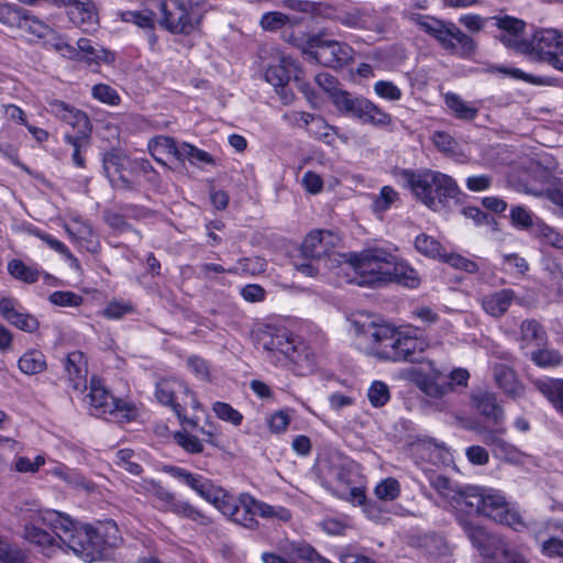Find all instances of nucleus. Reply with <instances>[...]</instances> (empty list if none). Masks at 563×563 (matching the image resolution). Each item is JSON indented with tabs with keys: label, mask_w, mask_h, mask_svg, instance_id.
Listing matches in <instances>:
<instances>
[{
	"label": "nucleus",
	"mask_w": 563,
	"mask_h": 563,
	"mask_svg": "<svg viewBox=\"0 0 563 563\" xmlns=\"http://www.w3.org/2000/svg\"><path fill=\"white\" fill-rule=\"evenodd\" d=\"M457 521L472 544L481 552L483 563H507L514 550L498 534L488 533L474 519L460 515Z\"/></svg>",
	"instance_id": "nucleus-8"
},
{
	"label": "nucleus",
	"mask_w": 563,
	"mask_h": 563,
	"mask_svg": "<svg viewBox=\"0 0 563 563\" xmlns=\"http://www.w3.org/2000/svg\"><path fill=\"white\" fill-rule=\"evenodd\" d=\"M163 472L189 486L200 497L206 490L207 485H209V483L211 482L210 479L205 478L200 474L191 473L179 466L164 465Z\"/></svg>",
	"instance_id": "nucleus-29"
},
{
	"label": "nucleus",
	"mask_w": 563,
	"mask_h": 563,
	"mask_svg": "<svg viewBox=\"0 0 563 563\" xmlns=\"http://www.w3.org/2000/svg\"><path fill=\"white\" fill-rule=\"evenodd\" d=\"M295 349L290 350L286 357L292 367V372L299 376L313 373L317 368V355L313 350L299 338L294 342Z\"/></svg>",
	"instance_id": "nucleus-20"
},
{
	"label": "nucleus",
	"mask_w": 563,
	"mask_h": 563,
	"mask_svg": "<svg viewBox=\"0 0 563 563\" xmlns=\"http://www.w3.org/2000/svg\"><path fill=\"white\" fill-rule=\"evenodd\" d=\"M537 389L563 415V379L543 378L534 383Z\"/></svg>",
	"instance_id": "nucleus-30"
},
{
	"label": "nucleus",
	"mask_w": 563,
	"mask_h": 563,
	"mask_svg": "<svg viewBox=\"0 0 563 563\" xmlns=\"http://www.w3.org/2000/svg\"><path fill=\"white\" fill-rule=\"evenodd\" d=\"M313 125L308 128V133L324 143L331 144L334 141L335 131L334 128L327 123V121L318 115L314 119Z\"/></svg>",
	"instance_id": "nucleus-56"
},
{
	"label": "nucleus",
	"mask_w": 563,
	"mask_h": 563,
	"mask_svg": "<svg viewBox=\"0 0 563 563\" xmlns=\"http://www.w3.org/2000/svg\"><path fill=\"white\" fill-rule=\"evenodd\" d=\"M162 27L173 34L190 35L199 30L208 0H166L161 3Z\"/></svg>",
	"instance_id": "nucleus-6"
},
{
	"label": "nucleus",
	"mask_w": 563,
	"mask_h": 563,
	"mask_svg": "<svg viewBox=\"0 0 563 563\" xmlns=\"http://www.w3.org/2000/svg\"><path fill=\"white\" fill-rule=\"evenodd\" d=\"M64 140L66 143H68L73 146V154H71L73 163L77 167L84 168L86 165H85V158L81 155V152L86 151V148L89 146L90 135H73L70 133H66L64 135Z\"/></svg>",
	"instance_id": "nucleus-43"
},
{
	"label": "nucleus",
	"mask_w": 563,
	"mask_h": 563,
	"mask_svg": "<svg viewBox=\"0 0 563 563\" xmlns=\"http://www.w3.org/2000/svg\"><path fill=\"white\" fill-rule=\"evenodd\" d=\"M84 401L89 406L92 416L101 417L107 413L114 415L129 409V407L120 399L113 397L106 389L101 379L92 376L88 394L85 395Z\"/></svg>",
	"instance_id": "nucleus-12"
},
{
	"label": "nucleus",
	"mask_w": 563,
	"mask_h": 563,
	"mask_svg": "<svg viewBox=\"0 0 563 563\" xmlns=\"http://www.w3.org/2000/svg\"><path fill=\"white\" fill-rule=\"evenodd\" d=\"M483 503H481V515L493 519H500V512L505 511L507 504L505 497L496 489L483 487Z\"/></svg>",
	"instance_id": "nucleus-31"
},
{
	"label": "nucleus",
	"mask_w": 563,
	"mask_h": 563,
	"mask_svg": "<svg viewBox=\"0 0 563 563\" xmlns=\"http://www.w3.org/2000/svg\"><path fill=\"white\" fill-rule=\"evenodd\" d=\"M445 104L457 119L473 120L478 109L465 102L459 95L449 92L445 95Z\"/></svg>",
	"instance_id": "nucleus-36"
},
{
	"label": "nucleus",
	"mask_w": 563,
	"mask_h": 563,
	"mask_svg": "<svg viewBox=\"0 0 563 563\" xmlns=\"http://www.w3.org/2000/svg\"><path fill=\"white\" fill-rule=\"evenodd\" d=\"M77 47L79 53L82 54V57L88 62L98 63L102 60L111 63L114 59V56L110 51L99 45H93V43L88 38H79L77 41Z\"/></svg>",
	"instance_id": "nucleus-34"
},
{
	"label": "nucleus",
	"mask_w": 563,
	"mask_h": 563,
	"mask_svg": "<svg viewBox=\"0 0 563 563\" xmlns=\"http://www.w3.org/2000/svg\"><path fill=\"white\" fill-rule=\"evenodd\" d=\"M471 430L481 438L483 443L490 446L496 457L510 460L516 456L517 449L503 438L506 429L501 424H496V428L489 429L481 423H476Z\"/></svg>",
	"instance_id": "nucleus-18"
},
{
	"label": "nucleus",
	"mask_w": 563,
	"mask_h": 563,
	"mask_svg": "<svg viewBox=\"0 0 563 563\" xmlns=\"http://www.w3.org/2000/svg\"><path fill=\"white\" fill-rule=\"evenodd\" d=\"M434 146L449 156H457L461 154L457 141L449 133L443 131L434 132L432 136Z\"/></svg>",
	"instance_id": "nucleus-47"
},
{
	"label": "nucleus",
	"mask_w": 563,
	"mask_h": 563,
	"mask_svg": "<svg viewBox=\"0 0 563 563\" xmlns=\"http://www.w3.org/2000/svg\"><path fill=\"white\" fill-rule=\"evenodd\" d=\"M332 103L340 113L357 119L362 123L376 128H387L393 122L391 115L373 101L363 96H354L345 90L335 92Z\"/></svg>",
	"instance_id": "nucleus-9"
},
{
	"label": "nucleus",
	"mask_w": 563,
	"mask_h": 563,
	"mask_svg": "<svg viewBox=\"0 0 563 563\" xmlns=\"http://www.w3.org/2000/svg\"><path fill=\"white\" fill-rule=\"evenodd\" d=\"M493 375L497 386L503 391L512 397L518 398L523 395V385L518 379L516 372L506 364H496L493 367Z\"/></svg>",
	"instance_id": "nucleus-27"
},
{
	"label": "nucleus",
	"mask_w": 563,
	"mask_h": 563,
	"mask_svg": "<svg viewBox=\"0 0 563 563\" xmlns=\"http://www.w3.org/2000/svg\"><path fill=\"white\" fill-rule=\"evenodd\" d=\"M187 158L191 164H213V157L206 151H202L191 144L183 143L181 150L178 152V159Z\"/></svg>",
	"instance_id": "nucleus-50"
},
{
	"label": "nucleus",
	"mask_w": 563,
	"mask_h": 563,
	"mask_svg": "<svg viewBox=\"0 0 563 563\" xmlns=\"http://www.w3.org/2000/svg\"><path fill=\"white\" fill-rule=\"evenodd\" d=\"M201 498L212 504L224 516L233 521L235 515H240V499H234L223 488L216 486L212 482L207 485Z\"/></svg>",
	"instance_id": "nucleus-22"
},
{
	"label": "nucleus",
	"mask_w": 563,
	"mask_h": 563,
	"mask_svg": "<svg viewBox=\"0 0 563 563\" xmlns=\"http://www.w3.org/2000/svg\"><path fill=\"white\" fill-rule=\"evenodd\" d=\"M320 527L330 536H342L351 525L347 517H328L320 522Z\"/></svg>",
	"instance_id": "nucleus-60"
},
{
	"label": "nucleus",
	"mask_w": 563,
	"mask_h": 563,
	"mask_svg": "<svg viewBox=\"0 0 563 563\" xmlns=\"http://www.w3.org/2000/svg\"><path fill=\"white\" fill-rule=\"evenodd\" d=\"M212 410L219 419L225 422H230L233 426H240L242 423V413L227 402L216 401L212 406Z\"/></svg>",
	"instance_id": "nucleus-58"
},
{
	"label": "nucleus",
	"mask_w": 563,
	"mask_h": 563,
	"mask_svg": "<svg viewBox=\"0 0 563 563\" xmlns=\"http://www.w3.org/2000/svg\"><path fill=\"white\" fill-rule=\"evenodd\" d=\"M521 339L526 342H536L540 345L545 339V331L536 320H525L520 327Z\"/></svg>",
	"instance_id": "nucleus-53"
},
{
	"label": "nucleus",
	"mask_w": 563,
	"mask_h": 563,
	"mask_svg": "<svg viewBox=\"0 0 563 563\" xmlns=\"http://www.w3.org/2000/svg\"><path fill=\"white\" fill-rule=\"evenodd\" d=\"M47 111L58 120L70 125L75 130V133H71L73 135L91 134V123L84 111L57 99H52L47 102Z\"/></svg>",
	"instance_id": "nucleus-17"
},
{
	"label": "nucleus",
	"mask_w": 563,
	"mask_h": 563,
	"mask_svg": "<svg viewBox=\"0 0 563 563\" xmlns=\"http://www.w3.org/2000/svg\"><path fill=\"white\" fill-rule=\"evenodd\" d=\"M150 148L152 151V155L161 162L155 156V153L165 152L167 154L174 155L178 159V152L181 150V144L177 145L174 139L169 136H157L150 143Z\"/></svg>",
	"instance_id": "nucleus-57"
},
{
	"label": "nucleus",
	"mask_w": 563,
	"mask_h": 563,
	"mask_svg": "<svg viewBox=\"0 0 563 563\" xmlns=\"http://www.w3.org/2000/svg\"><path fill=\"white\" fill-rule=\"evenodd\" d=\"M410 20L432 36L451 55L465 58L476 52L475 41L453 22H445L420 13H411Z\"/></svg>",
	"instance_id": "nucleus-5"
},
{
	"label": "nucleus",
	"mask_w": 563,
	"mask_h": 563,
	"mask_svg": "<svg viewBox=\"0 0 563 563\" xmlns=\"http://www.w3.org/2000/svg\"><path fill=\"white\" fill-rule=\"evenodd\" d=\"M8 271L14 278L21 279L29 284L35 283L38 279V271L25 265L20 260H12L8 264Z\"/></svg>",
	"instance_id": "nucleus-49"
},
{
	"label": "nucleus",
	"mask_w": 563,
	"mask_h": 563,
	"mask_svg": "<svg viewBox=\"0 0 563 563\" xmlns=\"http://www.w3.org/2000/svg\"><path fill=\"white\" fill-rule=\"evenodd\" d=\"M360 332L371 342L374 356L383 361L420 363L427 347L424 340L405 334L388 324L371 322Z\"/></svg>",
	"instance_id": "nucleus-3"
},
{
	"label": "nucleus",
	"mask_w": 563,
	"mask_h": 563,
	"mask_svg": "<svg viewBox=\"0 0 563 563\" xmlns=\"http://www.w3.org/2000/svg\"><path fill=\"white\" fill-rule=\"evenodd\" d=\"M69 387L82 393L87 389V363L80 351L70 352L64 362Z\"/></svg>",
	"instance_id": "nucleus-21"
},
{
	"label": "nucleus",
	"mask_w": 563,
	"mask_h": 563,
	"mask_svg": "<svg viewBox=\"0 0 563 563\" xmlns=\"http://www.w3.org/2000/svg\"><path fill=\"white\" fill-rule=\"evenodd\" d=\"M267 263L261 256L240 258L235 266L227 269L232 275H258L266 271Z\"/></svg>",
	"instance_id": "nucleus-35"
},
{
	"label": "nucleus",
	"mask_w": 563,
	"mask_h": 563,
	"mask_svg": "<svg viewBox=\"0 0 563 563\" xmlns=\"http://www.w3.org/2000/svg\"><path fill=\"white\" fill-rule=\"evenodd\" d=\"M375 495L379 500L391 501L400 494V484L396 478L387 477L375 487Z\"/></svg>",
	"instance_id": "nucleus-52"
},
{
	"label": "nucleus",
	"mask_w": 563,
	"mask_h": 563,
	"mask_svg": "<svg viewBox=\"0 0 563 563\" xmlns=\"http://www.w3.org/2000/svg\"><path fill=\"white\" fill-rule=\"evenodd\" d=\"M0 562L1 563H25L23 552L7 540L0 537Z\"/></svg>",
	"instance_id": "nucleus-64"
},
{
	"label": "nucleus",
	"mask_w": 563,
	"mask_h": 563,
	"mask_svg": "<svg viewBox=\"0 0 563 563\" xmlns=\"http://www.w3.org/2000/svg\"><path fill=\"white\" fill-rule=\"evenodd\" d=\"M120 16L122 21L133 23L142 29H154L155 13L152 11H123Z\"/></svg>",
	"instance_id": "nucleus-55"
},
{
	"label": "nucleus",
	"mask_w": 563,
	"mask_h": 563,
	"mask_svg": "<svg viewBox=\"0 0 563 563\" xmlns=\"http://www.w3.org/2000/svg\"><path fill=\"white\" fill-rule=\"evenodd\" d=\"M531 360L540 367L559 366L563 363L561 353L552 349H541L532 352Z\"/></svg>",
	"instance_id": "nucleus-54"
},
{
	"label": "nucleus",
	"mask_w": 563,
	"mask_h": 563,
	"mask_svg": "<svg viewBox=\"0 0 563 563\" xmlns=\"http://www.w3.org/2000/svg\"><path fill=\"white\" fill-rule=\"evenodd\" d=\"M240 499V515L233 517V522L250 529L255 530L258 527V521L255 516L262 518H278L283 521H288L291 518L290 511L283 507H273L262 500L256 499L249 493H243L239 496Z\"/></svg>",
	"instance_id": "nucleus-11"
},
{
	"label": "nucleus",
	"mask_w": 563,
	"mask_h": 563,
	"mask_svg": "<svg viewBox=\"0 0 563 563\" xmlns=\"http://www.w3.org/2000/svg\"><path fill=\"white\" fill-rule=\"evenodd\" d=\"M180 393H187L186 384L181 380H177L174 378H164L158 380L156 384V399L162 405L170 407L181 423L196 427L197 421L187 418L185 415L187 401L183 398V402H179Z\"/></svg>",
	"instance_id": "nucleus-13"
},
{
	"label": "nucleus",
	"mask_w": 563,
	"mask_h": 563,
	"mask_svg": "<svg viewBox=\"0 0 563 563\" xmlns=\"http://www.w3.org/2000/svg\"><path fill=\"white\" fill-rule=\"evenodd\" d=\"M483 487L470 486L454 492L452 500L459 512L465 515H481V503H483Z\"/></svg>",
	"instance_id": "nucleus-24"
},
{
	"label": "nucleus",
	"mask_w": 563,
	"mask_h": 563,
	"mask_svg": "<svg viewBox=\"0 0 563 563\" xmlns=\"http://www.w3.org/2000/svg\"><path fill=\"white\" fill-rule=\"evenodd\" d=\"M175 442L188 453H201L203 451L202 442L187 431H177L174 433Z\"/></svg>",
	"instance_id": "nucleus-59"
},
{
	"label": "nucleus",
	"mask_w": 563,
	"mask_h": 563,
	"mask_svg": "<svg viewBox=\"0 0 563 563\" xmlns=\"http://www.w3.org/2000/svg\"><path fill=\"white\" fill-rule=\"evenodd\" d=\"M133 490L137 494L153 495L155 498L154 507L162 512H172L206 527L212 523L209 516L194 507L189 501L178 499L174 493L152 478H143L136 482Z\"/></svg>",
	"instance_id": "nucleus-7"
},
{
	"label": "nucleus",
	"mask_w": 563,
	"mask_h": 563,
	"mask_svg": "<svg viewBox=\"0 0 563 563\" xmlns=\"http://www.w3.org/2000/svg\"><path fill=\"white\" fill-rule=\"evenodd\" d=\"M534 235L542 243L555 249L563 250V232L556 231L554 228H551L542 221H539V219H537Z\"/></svg>",
	"instance_id": "nucleus-42"
},
{
	"label": "nucleus",
	"mask_w": 563,
	"mask_h": 563,
	"mask_svg": "<svg viewBox=\"0 0 563 563\" xmlns=\"http://www.w3.org/2000/svg\"><path fill=\"white\" fill-rule=\"evenodd\" d=\"M541 265L551 282L558 287H563V268L558 260L551 256H544L541 261Z\"/></svg>",
	"instance_id": "nucleus-61"
},
{
	"label": "nucleus",
	"mask_w": 563,
	"mask_h": 563,
	"mask_svg": "<svg viewBox=\"0 0 563 563\" xmlns=\"http://www.w3.org/2000/svg\"><path fill=\"white\" fill-rule=\"evenodd\" d=\"M472 401L477 411L494 424H503L504 410L497 402L495 393L481 390L472 395Z\"/></svg>",
	"instance_id": "nucleus-25"
},
{
	"label": "nucleus",
	"mask_w": 563,
	"mask_h": 563,
	"mask_svg": "<svg viewBox=\"0 0 563 563\" xmlns=\"http://www.w3.org/2000/svg\"><path fill=\"white\" fill-rule=\"evenodd\" d=\"M397 199L398 192L390 186H384L379 194L374 197L372 209L375 213H383L387 211Z\"/></svg>",
	"instance_id": "nucleus-51"
},
{
	"label": "nucleus",
	"mask_w": 563,
	"mask_h": 563,
	"mask_svg": "<svg viewBox=\"0 0 563 563\" xmlns=\"http://www.w3.org/2000/svg\"><path fill=\"white\" fill-rule=\"evenodd\" d=\"M367 398L375 408L385 406L390 399L388 385L382 380H374L367 390Z\"/></svg>",
	"instance_id": "nucleus-46"
},
{
	"label": "nucleus",
	"mask_w": 563,
	"mask_h": 563,
	"mask_svg": "<svg viewBox=\"0 0 563 563\" xmlns=\"http://www.w3.org/2000/svg\"><path fill=\"white\" fill-rule=\"evenodd\" d=\"M297 336L286 329L269 328L257 334L258 344L268 353L272 361L286 363L289 351L295 349L294 342Z\"/></svg>",
	"instance_id": "nucleus-15"
},
{
	"label": "nucleus",
	"mask_w": 563,
	"mask_h": 563,
	"mask_svg": "<svg viewBox=\"0 0 563 563\" xmlns=\"http://www.w3.org/2000/svg\"><path fill=\"white\" fill-rule=\"evenodd\" d=\"M298 63L290 56H282L278 64L267 67L265 79L275 88L286 86L291 77L298 79Z\"/></svg>",
	"instance_id": "nucleus-23"
},
{
	"label": "nucleus",
	"mask_w": 563,
	"mask_h": 563,
	"mask_svg": "<svg viewBox=\"0 0 563 563\" xmlns=\"http://www.w3.org/2000/svg\"><path fill=\"white\" fill-rule=\"evenodd\" d=\"M305 44L308 49L303 53L324 66L341 68L353 60L354 51L344 42L324 40L318 34L308 35Z\"/></svg>",
	"instance_id": "nucleus-10"
},
{
	"label": "nucleus",
	"mask_w": 563,
	"mask_h": 563,
	"mask_svg": "<svg viewBox=\"0 0 563 563\" xmlns=\"http://www.w3.org/2000/svg\"><path fill=\"white\" fill-rule=\"evenodd\" d=\"M563 36V33L555 29H541L533 33L527 42V51L523 55L529 56L533 60L545 62L550 49L554 48V44Z\"/></svg>",
	"instance_id": "nucleus-19"
},
{
	"label": "nucleus",
	"mask_w": 563,
	"mask_h": 563,
	"mask_svg": "<svg viewBox=\"0 0 563 563\" xmlns=\"http://www.w3.org/2000/svg\"><path fill=\"white\" fill-rule=\"evenodd\" d=\"M64 5L68 7V15L74 24L86 27L98 25V13L91 0H70Z\"/></svg>",
	"instance_id": "nucleus-26"
},
{
	"label": "nucleus",
	"mask_w": 563,
	"mask_h": 563,
	"mask_svg": "<svg viewBox=\"0 0 563 563\" xmlns=\"http://www.w3.org/2000/svg\"><path fill=\"white\" fill-rule=\"evenodd\" d=\"M26 10L10 3H0V23L9 27L20 29Z\"/></svg>",
	"instance_id": "nucleus-40"
},
{
	"label": "nucleus",
	"mask_w": 563,
	"mask_h": 563,
	"mask_svg": "<svg viewBox=\"0 0 563 563\" xmlns=\"http://www.w3.org/2000/svg\"><path fill=\"white\" fill-rule=\"evenodd\" d=\"M46 459L44 455L38 454L31 460L27 456L21 454L14 455L9 464V470L21 474H35L45 464Z\"/></svg>",
	"instance_id": "nucleus-39"
},
{
	"label": "nucleus",
	"mask_w": 563,
	"mask_h": 563,
	"mask_svg": "<svg viewBox=\"0 0 563 563\" xmlns=\"http://www.w3.org/2000/svg\"><path fill=\"white\" fill-rule=\"evenodd\" d=\"M492 20L496 21V26L499 29V34L496 38L506 47L523 54L527 51L528 40L522 38L526 23L522 20L505 15L493 16Z\"/></svg>",
	"instance_id": "nucleus-16"
},
{
	"label": "nucleus",
	"mask_w": 563,
	"mask_h": 563,
	"mask_svg": "<svg viewBox=\"0 0 563 563\" xmlns=\"http://www.w3.org/2000/svg\"><path fill=\"white\" fill-rule=\"evenodd\" d=\"M375 93L382 99L388 101H398L402 97L401 90L393 82L388 80H378L374 84Z\"/></svg>",
	"instance_id": "nucleus-63"
},
{
	"label": "nucleus",
	"mask_w": 563,
	"mask_h": 563,
	"mask_svg": "<svg viewBox=\"0 0 563 563\" xmlns=\"http://www.w3.org/2000/svg\"><path fill=\"white\" fill-rule=\"evenodd\" d=\"M41 522L49 526L62 544L87 562L102 560L108 550L115 547L118 542L115 537L104 539L99 531L90 526L77 527L67 515L47 510L44 515L36 516L32 522L24 526V538L41 547L46 556H51L59 545L49 532L41 528Z\"/></svg>",
	"instance_id": "nucleus-1"
},
{
	"label": "nucleus",
	"mask_w": 563,
	"mask_h": 563,
	"mask_svg": "<svg viewBox=\"0 0 563 563\" xmlns=\"http://www.w3.org/2000/svg\"><path fill=\"white\" fill-rule=\"evenodd\" d=\"M415 247L416 250L429 257H439L443 258V247L434 238L427 235L424 233L419 234L415 240Z\"/></svg>",
	"instance_id": "nucleus-44"
},
{
	"label": "nucleus",
	"mask_w": 563,
	"mask_h": 563,
	"mask_svg": "<svg viewBox=\"0 0 563 563\" xmlns=\"http://www.w3.org/2000/svg\"><path fill=\"white\" fill-rule=\"evenodd\" d=\"M399 175L416 199L431 210L441 209L448 200L455 199L460 194L455 179L438 170L402 169Z\"/></svg>",
	"instance_id": "nucleus-4"
},
{
	"label": "nucleus",
	"mask_w": 563,
	"mask_h": 563,
	"mask_svg": "<svg viewBox=\"0 0 563 563\" xmlns=\"http://www.w3.org/2000/svg\"><path fill=\"white\" fill-rule=\"evenodd\" d=\"M260 24L263 30L275 32L278 30L291 29L294 23L287 14L273 11L264 13L261 18Z\"/></svg>",
	"instance_id": "nucleus-41"
},
{
	"label": "nucleus",
	"mask_w": 563,
	"mask_h": 563,
	"mask_svg": "<svg viewBox=\"0 0 563 563\" xmlns=\"http://www.w3.org/2000/svg\"><path fill=\"white\" fill-rule=\"evenodd\" d=\"M102 217L104 222L113 229L118 233H124L129 231H133L139 239H141V234L137 230L126 221L125 214L120 209V205L117 209L107 208L102 212Z\"/></svg>",
	"instance_id": "nucleus-38"
},
{
	"label": "nucleus",
	"mask_w": 563,
	"mask_h": 563,
	"mask_svg": "<svg viewBox=\"0 0 563 563\" xmlns=\"http://www.w3.org/2000/svg\"><path fill=\"white\" fill-rule=\"evenodd\" d=\"M126 164L128 158L117 152H108L103 156V169L109 179L124 172Z\"/></svg>",
	"instance_id": "nucleus-48"
},
{
	"label": "nucleus",
	"mask_w": 563,
	"mask_h": 563,
	"mask_svg": "<svg viewBox=\"0 0 563 563\" xmlns=\"http://www.w3.org/2000/svg\"><path fill=\"white\" fill-rule=\"evenodd\" d=\"M20 30H24L40 38L46 37L51 32V27L44 22L40 21L26 11Z\"/></svg>",
	"instance_id": "nucleus-62"
},
{
	"label": "nucleus",
	"mask_w": 563,
	"mask_h": 563,
	"mask_svg": "<svg viewBox=\"0 0 563 563\" xmlns=\"http://www.w3.org/2000/svg\"><path fill=\"white\" fill-rule=\"evenodd\" d=\"M324 235L330 236V232L317 230L311 231L301 244V254L306 260H318L323 256L328 246L324 242Z\"/></svg>",
	"instance_id": "nucleus-32"
},
{
	"label": "nucleus",
	"mask_w": 563,
	"mask_h": 563,
	"mask_svg": "<svg viewBox=\"0 0 563 563\" xmlns=\"http://www.w3.org/2000/svg\"><path fill=\"white\" fill-rule=\"evenodd\" d=\"M297 336L286 329L269 328L257 334L258 344L268 353L272 361L286 363L289 351L295 349L294 342Z\"/></svg>",
	"instance_id": "nucleus-14"
},
{
	"label": "nucleus",
	"mask_w": 563,
	"mask_h": 563,
	"mask_svg": "<svg viewBox=\"0 0 563 563\" xmlns=\"http://www.w3.org/2000/svg\"><path fill=\"white\" fill-rule=\"evenodd\" d=\"M515 297L512 289H501L485 296L482 299V307L492 317L499 318L508 310Z\"/></svg>",
	"instance_id": "nucleus-28"
},
{
	"label": "nucleus",
	"mask_w": 563,
	"mask_h": 563,
	"mask_svg": "<svg viewBox=\"0 0 563 563\" xmlns=\"http://www.w3.org/2000/svg\"><path fill=\"white\" fill-rule=\"evenodd\" d=\"M19 368L26 375H35L46 368L45 356L41 351L25 352L19 360Z\"/></svg>",
	"instance_id": "nucleus-37"
},
{
	"label": "nucleus",
	"mask_w": 563,
	"mask_h": 563,
	"mask_svg": "<svg viewBox=\"0 0 563 563\" xmlns=\"http://www.w3.org/2000/svg\"><path fill=\"white\" fill-rule=\"evenodd\" d=\"M419 388L431 398H442L452 391V383L442 380L438 373L426 376L419 382Z\"/></svg>",
	"instance_id": "nucleus-33"
},
{
	"label": "nucleus",
	"mask_w": 563,
	"mask_h": 563,
	"mask_svg": "<svg viewBox=\"0 0 563 563\" xmlns=\"http://www.w3.org/2000/svg\"><path fill=\"white\" fill-rule=\"evenodd\" d=\"M352 265L360 286L378 287L387 283H396L416 288L419 275L406 262L398 258L390 247H367L352 256Z\"/></svg>",
	"instance_id": "nucleus-2"
},
{
	"label": "nucleus",
	"mask_w": 563,
	"mask_h": 563,
	"mask_svg": "<svg viewBox=\"0 0 563 563\" xmlns=\"http://www.w3.org/2000/svg\"><path fill=\"white\" fill-rule=\"evenodd\" d=\"M510 220L517 229L536 231L537 222H534L533 213L522 206H515L510 209Z\"/></svg>",
	"instance_id": "nucleus-45"
}]
</instances>
